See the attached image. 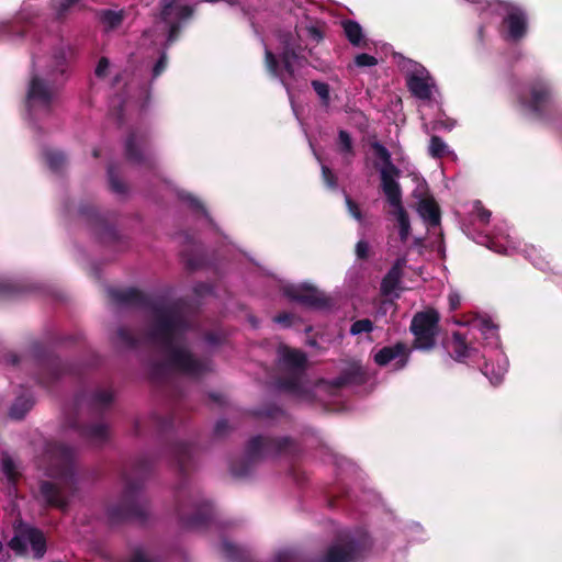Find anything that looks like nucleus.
I'll return each mask as SVG.
<instances>
[{
    "mask_svg": "<svg viewBox=\"0 0 562 562\" xmlns=\"http://www.w3.org/2000/svg\"><path fill=\"white\" fill-rule=\"evenodd\" d=\"M179 200L186 202L188 206L195 213L207 215V211L202 201L190 192L179 191Z\"/></svg>",
    "mask_w": 562,
    "mask_h": 562,
    "instance_id": "f704fd0d",
    "label": "nucleus"
},
{
    "mask_svg": "<svg viewBox=\"0 0 562 562\" xmlns=\"http://www.w3.org/2000/svg\"><path fill=\"white\" fill-rule=\"evenodd\" d=\"M312 87L316 94L319 97L322 104L328 106L330 103V90L329 85L323 81L313 80Z\"/></svg>",
    "mask_w": 562,
    "mask_h": 562,
    "instance_id": "58836bf2",
    "label": "nucleus"
},
{
    "mask_svg": "<svg viewBox=\"0 0 562 562\" xmlns=\"http://www.w3.org/2000/svg\"><path fill=\"white\" fill-rule=\"evenodd\" d=\"M406 263V258L400 257L394 261L393 266L386 273L401 280L403 277V269L405 268Z\"/></svg>",
    "mask_w": 562,
    "mask_h": 562,
    "instance_id": "5fc2aeb1",
    "label": "nucleus"
},
{
    "mask_svg": "<svg viewBox=\"0 0 562 562\" xmlns=\"http://www.w3.org/2000/svg\"><path fill=\"white\" fill-rule=\"evenodd\" d=\"M355 64L358 67H372L378 64V59L372 55L361 53L355 57Z\"/></svg>",
    "mask_w": 562,
    "mask_h": 562,
    "instance_id": "6e6d98bb",
    "label": "nucleus"
},
{
    "mask_svg": "<svg viewBox=\"0 0 562 562\" xmlns=\"http://www.w3.org/2000/svg\"><path fill=\"white\" fill-rule=\"evenodd\" d=\"M322 179H323L324 183L329 189H331V190L337 189V187H338L337 177L328 166H325V165L322 166Z\"/></svg>",
    "mask_w": 562,
    "mask_h": 562,
    "instance_id": "8fccbe9b",
    "label": "nucleus"
},
{
    "mask_svg": "<svg viewBox=\"0 0 562 562\" xmlns=\"http://www.w3.org/2000/svg\"><path fill=\"white\" fill-rule=\"evenodd\" d=\"M503 24L507 27L505 38L512 42H519L524 38L528 31V21L526 13L516 7L510 8L503 20Z\"/></svg>",
    "mask_w": 562,
    "mask_h": 562,
    "instance_id": "6ab92c4d",
    "label": "nucleus"
},
{
    "mask_svg": "<svg viewBox=\"0 0 562 562\" xmlns=\"http://www.w3.org/2000/svg\"><path fill=\"white\" fill-rule=\"evenodd\" d=\"M400 282V279L386 273L382 279L381 290L384 294H391L397 289Z\"/></svg>",
    "mask_w": 562,
    "mask_h": 562,
    "instance_id": "09e8293b",
    "label": "nucleus"
},
{
    "mask_svg": "<svg viewBox=\"0 0 562 562\" xmlns=\"http://www.w3.org/2000/svg\"><path fill=\"white\" fill-rule=\"evenodd\" d=\"M374 362L380 367L387 366L391 361H396V368L403 369L408 361V351L404 342L397 341L392 346L381 348L373 357Z\"/></svg>",
    "mask_w": 562,
    "mask_h": 562,
    "instance_id": "aec40b11",
    "label": "nucleus"
},
{
    "mask_svg": "<svg viewBox=\"0 0 562 562\" xmlns=\"http://www.w3.org/2000/svg\"><path fill=\"white\" fill-rule=\"evenodd\" d=\"M153 420H154V424L161 431L170 429L175 423L173 416L160 417L156 414L153 415Z\"/></svg>",
    "mask_w": 562,
    "mask_h": 562,
    "instance_id": "4d7b16f0",
    "label": "nucleus"
},
{
    "mask_svg": "<svg viewBox=\"0 0 562 562\" xmlns=\"http://www.w3.org/2000/svg\"><path fill=\"white\" fill-rule=\"evenodd\" d=\"M33 405L34 400L31 395L18 396L10 408V417L13 419L24 418Z\"/></svg>",
    "mask_w": 562,
    "mask_h": 562,
    "instance_id": "c756f323",
    "label": "nucleus"
},
{
    "mask_svg": "<svg viewBox=\"0 0 562 562\" xmlns=\"http://www.w3.org/2000/svg\"><path fill=\"white\" fill-rule=\"evenodd\" d=\"M368 381V373L363 367L353 362L340 371L339 375L333 379L329 384L335 389H342L349 385H362Z\"/></svg>",
    "mask_w": 562,
    "mask_h": 562,
    "instance_id": "412c9836",
    "label": "nucleus"
},
{
    "mask_svg": "<svg viewBox=\"0 0 562 562\" xmlns=\"http://www.w3.org/2000/svg\"><path fill=\"white\" fill-rule=\"evenodd\" d=\"M76 2L77 1L61 0L57 5L58 18L64 16L66 12L70 9V7L74 5Z\"/></svg>",
    "mask_w": 562,
    "mask_h": 562,
    "instance_id": "69168bd1",
    "label": "nucleus"
},
{
    "mask_svg": "<svg viewBox=\"0 0 562 562\" xmlns=\"http://www.w3.org/2000/svg\"><path fill=\"white\" fill-rule=\"evenodd\" d=\"M114 401V393L111 387L99 386L91 393H79L76 395L74 406L76 413L65 415L64 428L75 430L78 436L91 446H101L109 439L108 426L103 423L81 424L77 413L87 406L94 416H101L106 412Z\"/></svg>",
    "mask_w": 562,
    "mask_h": 562,
    "instance_id": "39448f33",
    "label": "nucleus"
},
{
    "mask_svg": "<svg viewBox=\"0 0 562 562\" xmlns=\"http://www.w3.org/2000/svg\"><path fill=\"white\" fill-rule=\"evenodd\" d=\"M117 340L128 348H135L138 345V339L136 336L126 327H120L116 330Z\"/></svg>",
    "mask_w": 562,
    "mask_h": 562,
    "instance_id": "e433bc0d",
    "label": "nucleus"
},
{
    "mask_svg": "<svg viewBox=\"0 0 562 562\" xmlns=\"http://www.w3.org/2000/svg\"><path fill=\"white\" fill-rule=\"evenodd\" d=\"M531 98L529 101L521 98L520 103L527 106L537 119H543L544 110L550 101V90L542 85H536L530 90Z\"/></svg>",
    "mask_w": 562,
    "mask_h": 562,
    "instance_id": "5701e85b",
    "label": "nucleus"
},
{
    "mask_svg": "<svg viewBox=\"0 0 562 562\" xmlns=\"http://www.w3.org/2000/svg\"><path fill=\"white\" fill-rule=\"evenodd\" d=\"M345 202L348 213L358 222H362L363 215L357 202H355L348 194L345 195Z\"/></svg>",
    "mask_w": 562,
    "mask_h": 562,
    "instance_id": "3c124183",
    "label": "nucleus"
},
{
    "mask_svg": "<svg viewBox=\"0 0 562 562\" xmlns=\"http://www.w3.org/2000/svg\"><path fill=\"white\" fill-rule=\"evenodd\" d=\"M280 360L286 369L300 371V373L304 370L306 364V356L302 351L289 347H282L280 349Z\"/></svg>",
    "mask_w": 562,
    "mask_h": 562,
    "instance_id": "393cba45",
    "label": "nucleus"
},
{
    "mask_svg": "<svg viewBox=\"0 0 562 562\" xmlns=\"http://www.w3.org/2000/svg\"><path fill=\"white\" fill-rule=\"evenodd\" d=\"M1 468H2V472L8 477L9 481L15 482L18 480L19 473L16 471L15 463L11 457H9V456L2 457Z\"/></svg>",
    "mask_w": 562,
    "mask_h": 562,
    "instance_id": "a19ab883",
    "label": "nucleus"
},
{
    "mask_svg": "<svg viewBox=\"0 0 562 562\" xmlns=\"http://www.w3.org/2000/svg\"><path fill=\"white\" fill-rule=\"evenodd\" d=\"M149 133L145 128H132L124 143L125 159L137 166H142L147 170H155L157 161L149 148Z\"/></svg>",
    "mask_w": 562,
    "mask_h": 562,
    "instance_id": "9b49d317",
    "label": "nucleus"
},
{
    "mask_svg": "<svg viewBox=\"0 0 562 562\" xmlns=\"http://www.w3.org/2000/svg\"><path fill=\"white\" fill-rule=\"evenodd\" d=\"M447 348L451 350V357L459 362H462L470 356L471 347L467 338L460 331H453L451 339L448 341Z\"/></svg>",
    "mask_w": 562,
    "mask_h": 562,
    "instance_id": "bb28decb",
    "label": "nucleus"
},
{
    "mask_svg": "<svg viewBox=\"0 0 562 562\" xmlns=\"http://www.w3.org/2000/svg\"><path fill=\"white\" fill-rule=\"evenodd\" d=\"M222 552L232 562H256L248 548L236 546L228 540L222 541Z\"/></svg>",
    "mask_w": 562,
    "mask_h": 562,
    "instance_id": "a878e982",
    "label": "nucleus"
},
{
    "mask_svg": "<svg viewBox=\"0 0 562 562\" xmlns=\"http://www.w3.org/2000/svg\"><path fill=\"white\" fill-rule=\"evenodd\" d=\"M79 213L87 220L101 243L111 246L121 244L125 245V241L119 232L109 223L108 218L95 209L94 205L82 204L79 207Z\"/></svg>",
    "mask_w": 562,
    "mask_h": 562,
    "instance_id": "ddd939ff",
    "label": "nucleus"
},
{
    "mask_svg": "<svg viewBox=\"0 0 562 562\" xmlns=\"http://www.w3.org/2000/svg\"><path fill=\"white\" fill-rule=\"evenodd\" d=\"M24 536L32 548L34 558H43L47 550L46 539L43 531L38 528L26 527L24 528Z\"/></svg>",
    "mask_w": 562,
    "mask_h": 562,
    "instance_id": "cd10ccee",
    "label": "nucleus"
},
{
    "mask_svg": "<svg viewBox=\"0 0 562 562\" xmlns=\"http://www.w3.org/2000/svg\"><path fill=\"white\" fill-rule=\"evenodd\" d=\"M168 65V56L166 52H162L153 67L151 77L153 79L158 78L167 68Z\"/></svg>",
    "mask_w": 562,
    "mask_h": 562,
    "instance_id": "864d4df0",
    "label": "nucleus"
},
{
    "mask_svg": "<svg viewBox=\"0 0 562 562\" xmlns=\"http://www.w3.org/2000/svg\"><path fill=\"white\" fill-rule=\"evenodd\" d=\"M279 41L281 45L280 61L270 49L266 48L265 65L269 74L278 78L290 94L291 86L285 74L289 78H294V63L299 60L303 48L299 36L291 32H282L279 35Z\"/></svg>",
    "mask_w": 562,
    "mask_h": 562,
    "instance_id": "6e6552de",
    "label": "nucleus"
},
{
    "mask_svg": "<svg viewBox=\"0 0 562 562\" xmlns=\"http://www.w3.org/2000/svg\"><path fill=\"white\" fill-rule=\"evenodd\" d=\"M277 562H297L299 557L293 550H282L276 557Z\"/></svg>",
    "mask_w": 562,
    "mask_h": 562,
    "instance_id": "bf43d9fd",
    "label": "nucleus"
},
{
    "mask_svg": "<svg viewBox=\"0 0 562 562\" xmlns=\"http://www.w3.org/2000/svg\"><path fill=\"white\" fill-rule=\"evenodd\" d=\"M400 282V279L386 273L382 279L381 290L384 294H391L397 289Z\"/></svg>",
    "mask_w": 562,
    "mask_h": 562,
    "instance_id": "de8ad7c7",
    "label": "nucleus"
},
{
    "mask_svg": "<svg viewBox=\"0 0 562 562\" xmlns=\"http://www.w3.org/2000/svg\"><path fill=\"white\" fill-rule=\"evenodd\" d=\"M47 465L45 474L58 480H41L36 499L47 508L66 513L78 486L75 467V450L61 442H48L45 448Z\"/></svg>",
    "mask_w": 562,
    "mask_h": 562,
    "instance_id": "7ed1b4c3",
    "label": "nucleus"
},
{
    "mask_svg": "<svg viewBox=\"0 0 562 562\" xmlns=\"http://www.w3.org/2000/svg\"><path fill=\"white\" fill-rule=\"evenodd\" d=\"M181 21H171L170 23H166L168 27V35L166 41V47L172 45L180 36L181 33Z\"/></svg>",
    "mask_w": 562,
    "mask_h": 562,
    "instance_id": "a18cd8bd",
    "label": "nucleus"
},
{
    "mask_svg": "<svg viewBox=\"0 0 562 562\" xmlns=\"http://www.w3.org/2000/svg\"><path fill=\"white\" fill-rule=\"evenodd\" d=\"M158 345L161 347V349L166 353V362L154 361L150 363L149 374H150L151 380L155 382L165 381L169 375V369H172L173 371L179 372V373H181L190 379H193V380H200L214 371V362L211 357H207V356L198 357L196 355H194V357L196 359L207 360L210 362V369L201 374H198V375L186 373V372L177 369L169 362V351H167L160 344H158Z\"/></svg>",
    "mask_w": 562,
    "mask_h": 562,
    "instance_id": "f3484780",
    "label": "nucleus"
},
{
    "mask_svg": "<svg viewBox=\"0 0 562 562\" xmlns=\"http://www.w3.org/2000/svg\"><path fill=\"white\" fill-rule=\"evenodd\" d=\"M46 161L52 170L58 171L64 167L66 157L61 151L52 150L46 153Z\"/></svg>",
    "mask_w": 562,
    "mask_h": 562,
    "instance_id": "ea45409f",
    "label": "nucleus"
},
{
    "mask_svg": "<svg viewBox=\"0 0 562 562\" xmlns=\"http://www.w3.org/2000/svg\"><path fill=\"white\" fill-rule=\"evenodd\" d=\"M277 386L280 390L290 392V393H299L302 389L300 374L293 372L292 374L283 378H279L277 380Z\"/></svg>",
    "mask_w": 562,
    "mask_h": 562,
    "instance_id": "2f4dec72",
    "label": "nucleus"
},
{
    "mask_svg": "<svg viewBox=\"0 0 562 562\" xmlns=\"http://www.w3.org/2000/svg\"><path fill=\"white\" fill-rule=\"evenodd\" d=\"M125 562H154L153 559L146 555L142 548H135Z\"/></svg>",
    "mask_w": 562,
    "mask_h": 562,
    "instance_id": "13d9d810",
    "label": "nucleus"
},
{
    "mask_svg": "<svg viewBox=\"0 0 562 562\" xmlns=\"http://www.w3.org/2000/svg\"><path fill=\"white\" fill-rule=\"evenodd\" d=\"M374 328L373 322L369 318H362L353 322L350 326V334L356 336L362 333H371Z\"/></svg>",
    "mask_w": 562,
    "mask_h": 562,
    "instance_id": "79ce46f5",
    "label": "nucleus"
},
{
    "mask_svg": "<svg viewBox=\"0 0 562 562\" xmlns=\"http://www.w3.org/2000/svg\"><path fill=\"white\" fill-rule=\"evenodd\" d=\"M406 87L415 98L424 101L430 100L434 79L423 65L415 64L414 69L406 76Z\"/></svg>",
    "mask_w": 562,
    "mask_h": 562,
    "instance_id": "2eb2a0df",
    "label": "nucleus"
},
{
    "mask_svg": "<svg viewBox=\"0 0 562 562\" xmlns=\"http://www.w3.org/2000/svg\"><path fill=\"white\" fill-rule=\"evenodd\" d=\"M295 451V441L289 437L255 436L246 446L244 458L231 462L229 470L233 476L243 479L249 476L257 463L265 458H277L282 454H292Z\"/></svg>",
    "mask_w": 562,
    "mask_h": 562,
    "instance_id": "0eeeda50",
    "label": "nucleus"
},
{
    "mask_svg": "<svg viewBox=\"0 0 562 562\" xmlns=\"http://www.w3.org/2000/svg\"><path fill=\"white\" fill-rule=\"evenodd\" d=\"M154 468V460L148 456H139L131 469L123 471L125 486L121 499L106 508V517L111 525L127 520L145 521L147 518L146 504L140 498L144 481Z\"/></svg>",
    "mask_w": 562,
    "mask_h": 562,
    "instance_id": "20e7f679",
    "label": "nucleus"
},
{
    "mask_svg": "<svg viewBox=\"0 0 562 562\" xmlns=\"http://www.w3.org/2000/svg\"><path fill=\"white\" fill-rule=\"evenodd\" d=\"M108 180H109L110 188L113 192L120 193V194L126 192V186L120 179L117 167L114 164H110L108 166Z\"/></svg>",
    "mask_w": 562,
    "mask_h": 562,
    "instance_id": "72a5a7b5",
    "label": "nucleus"
},
{
    "mask_svg": "<svg viewBox=\"0 0 562 562\" xmlns=\"http://www.w3.org/2000/svg\"><path fill=\"white\" fill-rule=\"evenodd\" d=\"M204 341L211 347H217L225 342L226 337L223 333L216 330H210L203 335Z\"/></svg>",
    "mask_w": 562,
    "mask_h": 562,
    "instance_id": "49530a36",
    "label": "nucleus"
},
{
    "mask_svg": "<svg viewBox=\"0 0 562 562\" xmlns=\"http://www.w3.org/2000/svg\"><path fill=\"white\" fill-rule=\"evenodd\" d=\"M229 426L226 419H221L215 424L214 435L216 437H224L228 432Z\"/></svg>",
    "mask_w": 562,
    "mask_h": 562,
    "instance_id": "e2e57ef3",
    "label": "nucleus"
},
{
    "mask_svg": "<svg viewBox=\"0 0 562 562\" xmlns=\"http://www.w3.org/2000/svg\"><path fill=\"white\" fill-rule=\"evenodd\" d=\"M181 258L186 269L189 271L199 270L204 266V259L199 255H191L188 254L187 251H182Z\"/></svg>",
    "mask_w": 562,
    "mask_h": 562,
    "instance_id": "4c0bfd02",
    "label": "nucleus"
},
{
    "mask_svg": "<svg viewBox=\"0 0 562 562\" xmlns=\"http://www.w3.org/2000/svg\"><path fill=\"white\" fill-rule=\"evenodd\" d=\"M101 22L105 24L110 30L117 29L125 19L124 10L114 11V10H103L101 12Z\"/></svg>",
    "mask_w": 562,
    "mask_h": 562,
    "instance_id": "7c9ffc66",
    "label": "nucleus"
},
{
    "mask_svg": "<svg viewBox=\"0 0 562 562\" xmlns=\"http://www.w3.org/2000/svg\"><path fill=\"white\" fill-rule=\"evenodd\" d=\"M31 351L37 362V366L40 367V372L36 379L41 385L49 387L61 375L71 373V366L64 362L59 357L48 351L42 342H33L31 346Z\"/></svg>",
    "mask_w": 562,
    "mask_h": 562,
    "instance_id": "9d476101",
    "label": "nucleus"
},
{
    "mask_svg": "<svg viewBox=\"0 0 562 562\" xmlns=\"http://www.w3.org/2000/svg\"><path fill=\"white\" fill-rule=\"evenodd\" d=\"M338 148L341 153L353 155V144L351 136L345 130H340L338 133Z\"/></svg>",
    "mask_w": 562,
    "mask_h": 562,
    "instance_id": "37998d69",
    "label": "nucleus"
},
{
    "mask_svg": "<svg viewBox=\"0 0 562 562\" xmlns=\"http://www.w3.org/2000/svg\"><path fill=\"white\" fill-rule=\"evenodd\" d=\"M292 318L293 316L290 313H280L277 316H274L273 319L276 323L282 324L283 326L288 327L291 325Z\"/></svg>",
    "mask_w": 562,
    "mask_h": 562,
    "instance_id": "338daca9",
    "label": "nucleus"
},
{
    "mask_svg": "<svg viewBox=\"0 0 562 562\" xmlns=\"http://www.w3.org/2000/svg\"><path fill=\"white\" fill-rule=\"evenodd\" d=\"M283 414H284V412L276 405H269V406L256 412V416L262 417V418H278V417L282 416Z\"/></svg>",
    "mask_w": 562,
    "mask_h": 562,
    "instance_id": "603ef678",
    "label": "nucleus"
},
{
    "mask_svg": "<svg viewBox=\"0 0 562 562\" xmlns=\"http://www.w3.org/2000/svg\"><path fill=\"white\" fill-rule=\"evenodd\" d=\"M180 0H160L159 19L164 23H170L175 16L179 21H187L193 16L192 5H179Z\"/></svg>",
    "mask_w": 562,
    "mask_h": 562,
    "instance_id": "4be33fe9",
    "label": "nucleus"
},
{
    "mask_svg": "<svg viewBox=\"0 0 562 562\" xmlns=\"http://www.w3.org/2000/svg\"><path fill=\"white\" fill-rule=\"evenodd\" d=\"M194 446L176 441L170 443L169 453L179 472L175 490L176 510L180 522L188 529L206 528L214 518L212 504L202 497L200 490L192 485L188 475L193 468Z\"/></svg>",
    "mask_w": 562,
    "mask_h": 562,
    "instance_id": "f03ea898",
    "label": "nucleus"
},
{
    "mask_svg": "<svg viewBox=\"0 0 562 562\" xmlns=\"http://www.w3.org/2000/svg\"><path fill=\"white\" fill-rule=\"evenodd\" d=\"M448 146L441 137L432 135L430 137L428 153L432 158H442L447 154Z\"/></svg>",
    "mask_w": 562,
    "mask_h": 562,
    "instance_id": "c9c22d12",
    "label": "nucleus"
},
{
    "mask_svg": "<svg viewBox=\"0 0 562 562\" xmlns=\"http://www.w3.org/2000/svg\"><path fill=\"white\" fill-rule=\"evenodd\" d=\"M59 79L49 77L44 79L34 74L31 77L27 89V101L30 104L38 103L40 105L49 109L54 99L56 86L60 83Z\"/></svg>",
    "mask_w": 562,
    "mask_h": 562,
    "instance_id": "4468645a",
    "label": "nucleus"
},
{
    "mask_svg": "<svg viewBox=\"0 0 562 562\" xmlns=\"http://www.w3.org/2000/svg\"><path fill=\"white\" fill-rule=\"evenodd\" d=\"M24 291V286L21 284L0 279V299H14L18 297Z\"/></svg>",
    "mask_w": 562,
    "mask_h": 562,
    "instance_id": "473e14b6",
    "label": "nucleus"
},
{
    "mask_svg": "<svg viewBox=\"0 0 562 562\" xmlns=\"http://www.w3.org/2000/svg\"><path fill=\"white\" fill-rule=\"evenodd\" d=\"M307 35L316 43H319L324 38L323 32L316 26L308 27Z\"/></svg>",
    "mask_w": 562,
    "mask_h": 562,
    "instance_id": "774afa93",
    "label": "nucleus"
},
{
    "mask_svg": "<svg viewBox=\"0 0 562 562\" xmlns=\"http://www.w3.org/2000/svg\"><path fill=\"white\" fill-rule=\"evenodd\" d=\"M418 213L430 227L440 224L441 212L434 198L422 199L418 203Z\"/></svg>",
    "mask_w": 562,
    "mask_h": 562,
    "instance_id": "b1692460",
    "label": "nucleus"
},
{
    "mask_svg": "<svg viewBox=\"0 0 562 562\" xmlns=\"http://www.w3.org/2000/svg\"><path fill=\"white\" fill-rule=\"evenodd\" d=\"M108 294L117 305L140 307L151 312L154 323L148 330V338L169 351V362L173 367L193 375L210 369L207 360L196 359L189 348L176 345L177 338L190 329L186 299L150 297L136 288H111L108 290Z\"/></svg>",
    "mask_w": 562,
    "mask_h": 562,
    "instance_id": "f257e3e1",
    "label": "nucleus"
},
{
    "mask_svg": "<svg viewBox=\"0 0 562 562\" xmlns=\"http://www.w3.org/2000/svg\"><path fill=\"white\" fill-rule=\"evenodd\" d=\"M10 548L16 553L23 554L26 551L27 539L24 536V529H21L9 542Z\"/></svg>",
    "mask_w": 562,
    "mask_h": 562,
    "instance_id": "c03bdc74",
    "label": "nucleus"
},
{
    "mask_svg": "<svg viewBox=\"0 0 562 562\" xmlns=\"http://www.w3.org/2000/svg\"><path fill=\"white\" fill-rule=\"evenodd\" d=\"M344 34L352 46L366 47L368 42L363 35L361 25L353 20H345L341 22Z\"/></svg>",
    "mask_w": 562,
    "mask_h": 562,
    "instance_id": "c85d7f7f",
    "label": "nucleus"
},
{
    "mask_svg": "<svg viewBox=\"0 0 562 562\" xmlns=\"http://www.w3.org/2000/svg\"><path fill=\"white\" fill-rule=\"evenodd\" d=\"M440 315L434 308L417 312L409 325L414 336L412 347L422 351H431L436 347L439 334Z\"/></svg>",
    "mask_w": 562,
    "mask_h": 562,
    "instance_id": "1a4fd4ad",
    "label": "nucleus"
},
{
    "mask_svg": "<svg viewBox=\"0 0 562 562\" xmlns=\"http://www.w3.org/2000/svg\"><path fill=\"white\" fill-rule=\"evenodd\" d=\"M109 59L106 57H101L98 61V65L95 67V76L97 77H104L106 74V70L109 68Z\"/></svg>",
    "mask_w": 562,
    "mask_h": 562,
    "instance_id": "0e129e2a",
    "label": "nucleus"
},
{
    "mask_svg": "<svg viewBox=\"0 0 562 562\" xmlns=\"http://www.w3.org/2000/svg\"><path fill=\"white\" fill-rule=\"evenodd\" d=\"M74 57V47L69 43H59L53 49L47 76L57 78L59 81L64 82V76L67 74L69 64Z\"/></svg>",
    "mask_w": 562,
    "mask_h": 562,
    "instance_id": "a211bd4d",
    "label": "nucleus"
},
{
    "mask_svg": "<svg viewBox=\"0 0 562 562\" xmlns=\"http://www.w3.org/2000/svg\"><path fill=\"white\" fill-rule=\"evenodd\" d=\"M284 294L291 301H295L307 307L322 308L328 303L321 291L308 284L286 286Z\"/></svg>",
    "mask_w": 562,
    "mask_h": 562,
    "instance_id": "dca6fc26",
    "label": "nucleus"
},
{
    "mask_svg": "<svg viewBox=\"0 0 562 562\" xmlns=\"http://www.w3.org/2000/svg\"><path fill=\"white\" fill-rule=\"evenodd\" d=\"M356 256L361 260H367L369 258V244L366 240H359L356 244Z\"/></svg>",
    "mask_w": 562,
    "mask_h": 562,
    "instance_id": "680f3d73",
    "label": "nucleus"
},
{
    "mask_svg": "<svg viewBox=\"0 0 562 562\" xmlns=\"http://www.w3.org/2000/svg\"><path fill=\"white\" fill-rule=\"evenodd\" d=\"M475 209H476V214H477L479 221L482 224H487L490 222V218H491V215H492L491 211H488L485 207H483V205H482V203L480 201L475 202Z\"/></svg>",
    "mask_w": 562,
    "mask_h": 562,
    "instance_id": "052dcab7",
    "label": "nucleus"
},
{
    "mask_svg": "<svg viewBox=\"0 0 562 562\" xmlns=\"http://www.w3.org/2000/svg\"><path fill=\"white\" fill-rule=\"evenodd\" d=\"M370 147L374 156L382 162V165H380L378 161H374L373 167L380 172L381 189L389 204L396 210L401 239L406 240L411 224L408 214L402 204V189L397 181L402 172L400 168L393 164L391 153L383 144L375 140L370 144Z\"/></svg>",
    "mask_w": 562,
    "mask_h": 562,
    "instance_id": "423d86ee",
    "label": "nucleus"
},
{
    "mask_svg": "<svg viewBox=\"0 0 562 562\" xmlns=\"http://www.w3.org/2000/svg\"><path fill=\"white\" fill-rule=\"evenodd\" d=\"M367 547L364 537L344 532L327 548L321 562H357L363 557Z\"/></svg>",
    "mask_w": 562,
    "mask_h": 562,
    "instance_id": "f8f14e48",
    "label": "nucleus"
}]
</instances>
